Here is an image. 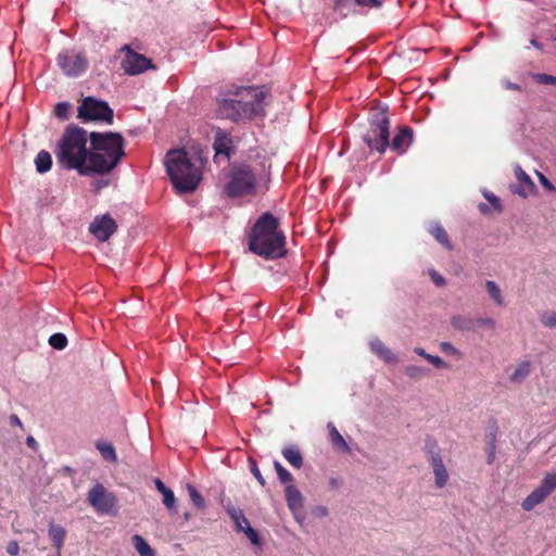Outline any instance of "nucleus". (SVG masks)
<instances>
[{
    "label": "nucleus",
    "instance_id": "79ce46f5",
    "mask_svg": "<svg viewBox=\"0 0 556 556\" xmlns=\"http://www.w3.org/2000/svg\"><path fill=\"white\" fill-rule=\"evenodd\" d=\"M484 198L492 204V206L497 211L502 212L503 207L501 204L500 198L491 192H484Z\"/></svg>",
    "mask_w": 556,
    "mask_h": 556
},
{
    "label": "nucleus",
    "instance_id": "680f3d73",
    "mask_svg": "<svg viewBox=\"0 0 556 556\" xmlns=\"http://www.w3.org/2000/svg\"><path fill=\"white\" fill-rule=\"evenodd\" d=\"M493 462V454L489 455L488 463L491 464Z\"/></svg>",
    "mask_w": 556,
    "mask_h": 556
},
{
    "label": "nucleus",
    "instance_id": "bf43d9fd",
    "mask_svg": "<svg viewBox=\"0 0 556 556\" xmlns=\"http://www.w3.org/2000/svg\"><path fill=\"white\" fill-rule=\"evenodd\" d=\"M530 43H531V46H533L534 48L542 50V45H541L536 39L532 38V39L530 40Z\"/></svg>",
    "mask_w": 556,
    "mask_h": 556
},
{
    "label": "nucleus",
    "instance_id": "423d86ee",
    "mask_svg": "<svg viewBox=\"0 0 556 556\" xmlns=\"http://www.w3.org/2000/svg\"><path fill=\"white\" fill-rule=\"evenodd\" d=\"M389 128L390 121L388 117L387 109H372L369 129L364 135V141L371 151H377L380 154L386 151V149L389 147Z\"/></svg>",
    "mask_w": 556,
    "mask_h": 556
},
{
    "label": "nucleus",
    "instance_id": "f3484780",
    "mask_svg": "<svg viewBox=\"0 0 556 556\" xmlns=\"http://www.w3.org/2000/svg\"><path fill=\"white\" fill-rule=\"evenodd\" d=\"M429 464L432 467L435 488L443 489L447 484L450 479V475L443 463V459L437 458V460L430 462Z\"/></svg>",
    "mask_w": 556,
    "mask_h": 556
},
{
    "label": "nucleus",
    "instance_id": "b1692460",
    "mask_svg": "<svg viewBox=\"0 0 556 556\" xmlns=\"http://www.w3.org/2000/svg\"><path fill=\"white\" fill-rule=\"evenodd\" d=\"M35 164L37 172L40 174L50 170L52 166V159L50 153L45 150L40 151L36 156Z\"/></svg>",
    "mask_w": 556,
    "mask_h": 556
},
{
    "label": "nucleus",
    "instance_id": "49530a36",
    "mask_svg": "<svg viewBox=\"0 0 556 556\" xmlns=\"http://www.w3.org/2000/svg\"><path fill=\"white\" fill-rule=\"evenodd\" d=\"M354 2L359 7L367 8H380L382 5L381 0H354Z\"/></svg>",
    "mask_w": 556,
    "mask_h": 556
},
{
    "label": "nucleus",
    "instance_id": "6e6552de",
    "mask_svg": "<svg viewBox=\"0 0 556 556\" xmlns=\"http://www.w3.org/2000/svg\"><path fill=\"white\" fill-rule=\"evenodd\" d=\"M114 113L108 102L93 97H86L78 106V118L84 122H104L113 123Z\"/></svg>",
    "mask_w": 556,
    "mask_h": 556
},
{
    "label": "nucleus",
    "instance_id": "052dcab7",
    "mask_svg": "<svg viewBox=\"0 0 556 556\" xmlns=\"http://www.w3.org/2000/svg\"><path fill=\"white\" fill-rule=\"evenodd\" d=\"M479 208H480V211H481L482 213H486V212H488V210H489L488 205H486V204H484V203H481V204L479 205Z\"/></svg>",
    "mask_w": 556,
    "mask_h": 556
},
{
    "label": "nucleus",
    "instance_id": "4c0bfd02",
    "mask_svg": "<svg viewBox=\"0 0 556 556\" xmlns=\"http://www.w3.org/2000/svg\"><path fill=\"white\" fill-rule=\"evenodd\" d=\"M71 104L68 102H59L54 108V114L60 119H67Z\"/></svg>",
    "mask_w": 556,
    "mask_h": 556
},
{
    "label": "nucleus",
    "instance_id": "dca6fc26",
    "mask_svg": "<svg viewBox=\"0 0 556 556\" xmlns=\"http://www.w3.org/2000/svg\"><path fill=\"white\" fill-rule=\"evenodd\" d=\"M370 350L375 353L379 358L389 364H396L399 362L397 356L383 342L376 338L369 343Z\"/></svg>",
    "mask_w": 556,
    "mask_h": 556
},
{
    "label": "nucleus",
    "instance_id": "0eeeda50",
    "mask_svg": "<svg viewBox=\"0 0 556 556\" xmlns=\"http://www.w3.org/2000/svg\"><path fill=\"white\" fill-rule=\"evenodd\" d=\"M257 175L250 165L233 166L229 174V181L225 186L226 194L230 198L254 194Z\"/></svg>",
    "mask_w": 556,
    "mask_h": 556
},
{
    "label": "nucleus",
    "instance_id": "a211bd4d",
    "mask_svg": "<svg viewBox=\"0 0 556 556\" xmlns=\"http://www.w3.org/2000/svg\"><path fill=\"white\" fill-rule=\"evenodd\" d=\"M327 428L329 430V437H330V441H331L333 447L338 451H341L344 453H350L351 452L350 446L348 445V443L345 442V440L341 435V433L338 431L336 426L332 422H329L327 425Z\"/></svg>",
    "mask_w": 556,
    "mask_h": 556
},
{
    "label": "nucleus",
    "instance_id": "1a4fd4ad",
    "mask_svg": "<svg viewBox=\"0 0 556 556\" xmlns=\"http://www.w3.org/2000/svg\"><path fill=\"white\" fill-rule=\"evenodd\" d=\"M88 503L100 515L116 516L118 511L117 496L110 492L103 484L97 483L87 494Z\"/></svg>",
    "mask_w": 556,
    "mask_h": 556
},
{
    "label": "nucleus",
    "instance_id": "cd10ccee",
    "mask_svg": "<svg viewBox=\"0 0 556 556\" xmlns=\"http://www.w3.org/2000/svg\"><path fill=\"white\" fill-rule=\"evenodd\" d=\"M132 544L140 556H153V552L148 542L139 534L131 538Z\"/></svg>",
    "mask_w": 556,
    "mask_h": 556
},
{
    "label": "nucleus",
    "instance_id": "c9c22d12",
    "mask_svg": "<svg viewBox=\"0 0 556 556\" xmlns=\"http://www.w3.org/2000/svg\"><path fill=\"white\" fill-rule=\"evenodd\" d=\"M531 77L541 85H553L556 86V76L549 74L532 73Z\"/></svg>",
    "mask_w": 556,
    "mask_h": 556
},
{
    "label": "nucleus",
    "instance_id": "0e129e2a",
    "mask_svg": "<svg viewBox=\"0 0 556 556\" xmlns=\"http://www.w3.org/2000/svg\"><path fill=\"white\" fill-rule=\"evenodd\" d=\"M555 40H556V37H555Z\"/></svg>",
    "mask_w": 556,
    "mask_h": 556
},
{
    "label": "nucleus",
    "instance_id": "7c9ffc66",
    "mask_svg": "<svg viewBox=\"0 0 556 556\" xmlns=\"http://www.w3.org/2000/svg\"><path fill=\"white\" fill-rule=\"evenodd\" d=\"M96 446L104 459L113 463L116 462V454L112 444L106 442H97Z\"/></svg>",
    "mask_w": 556,
    "mask_h": 556
},
{
    "label": "nucleus",
    "instance_id": "39448f33",
    "mask_svg": "<svg viewBox=\"0 0 556 556\" xmlns=\"http://www.w3.org/2000/svg\"><path fill=\"white\" fill-rule=\"evenodd\" d=\"M87 131L78 126H70L65 130L55 155L61 166L66 169H77L81 175H88Z\"/></svg>",
    "mask_w": 556,
    "mask_h": 556
},
{
    "label": "nucleus",
    "instance_id": "c03bdc74",
    "mask_svg": "<svg viewBox=\"0 0 556 556\" xmlns=\"http://www.w3.org/2000/svg\"><path fill=\"white\" fill-rule=\"evenodd\" d=\"M429 276L435 286L444 287L446 285V280L444 279V277L441 276L437 270L430 269Z\"/></svg>",
    "mask_w": 556,
    "mask_h": 556
},
{
    "label": "nucleus",
    "instance_id": "4d7b16f0",
    "mask_svg": "<svg viewBox=\"0 0 556 556\" xmlns=\"http://www.w3.org/2000/svg\"><path fill=\"white\" fill-rule=\"evenodd\" d=\"M154 483L160 493H163L168 490V488L162 482L161 479H155Z\"/></svg>",
    "mask_w": 556,
    "mask_h": 556
},
{
    "label": "nucleus",
    "instance_id": "4be33fe9",
    "mask_svg": "<svg viewBox=\"0 0 556 556\" xmlns=\"http://www.w3.org/2000/svg\"><path fill=\"white\" fill-rule=\"evenodd\" d=\"M531 372V363L523 361L515 368L510 375V381L514 383H521Z\"/></svg>",
    "mask_w": 556,
    "mask_h": 556
},
{
    "label": "nucleus",
    "instance_id": "6e6d98bb",
    "mask_svg": "<svg viewBox=\"0 0 556 556\" xmlns=\"http://www.w3.org/2000/svg\"><path fill=\"white\" fill-rule=\"evenodd\" d=\"M26 444L28 447H30L33 451H37L38 450V443L37 441L35 440L34 437L29 435L27 437L26 439Z\"/></svg>",
    "mask_w": 556,
    "mask_h": 556
},
{
    "label": "nucleus",
    "instance_id": "393cba45",
    "mask_svg": "<svg viewBox=\"0 0 556 556\" xmlns=\"http://www.w3.org/2000/svg\"><path fill=\"white\" fill-rule=\"evenodd\" d=\"M425 453L428 462H434L437 458H442L441 448L434 439L428 438L425 443Z\"/></svg>",
    "mask_w": 556,
    "mask_h": 556
},
{
    "label": "nucleus",
    "instance_id": "a18cd8bd",
    "mask_svg": "<svg viewBox=\"0 0 556 556\" xmlns=\"http://www.w3.org/2000/svg\"><path fill=\"white\" fill-rule=\"evenodd\" d=\"M427 361L437 368H448V365L439 356L429 354Z\"/></svg>",
    "mask_w": 556,
    "mask_h": 556
},
{
    "label": "nucleus",
    "instance_id": "9d476101",
    "mask_svg": "<svg viewBox=\"0 0 556 556\" xmlns=\"http://www.w3.org/2000/svg\"><path fill=\"white\" fill-rule=\"evenodd\" d=\"M121 51L125 52V59L122 61V68L126 74L138 75L147 70L155 68L150 59L146 58L143 54L135 52L128 45H125Z\"/></svg>",
    "mask_w": 556,
    "mask_h": 556
},
{
    "label": "nucleus",
    "instance_id": "09e8293b",
    "mask_svg": "<svg viewBox=\"0 0 556 556\" xmlns=\"http://www.w3.org/2000/svg\"><path fill=\"white\" fill-rule=\"evenodd\" d=\"M536 175L539 177L541 185L543 186V188L545 190L555 191V187L553 186V184L542 173L536 172Z\"/></svg>",
    "mask_w": 556,
    "mask_h": 556
},
{
    "label": "nucleus",
    "instance_id": "2eb2a0df",
    "mask_svg": "<svg viewBox=\"0 0 556 556\" xmlns=\"http://www.w3.org/2000/svg\"><path fill=\"white\" fill-rule=\"evenodd\" d=\"M285 495L287 505L290 508V510L294 515L301 513L304 506V501L299 489L293 484H288L285 489Z\"/></svg>",
    "mask_w": 556,
    "mask_h": 556
},
{
    "label": "nucleus",
    "instance_id": "20e7f679",
    "mask_svg": "<svg viewBox=\"0 0 556 556\" xmlns=\"http://www.w3.org/2000/svg\"><path fill=\"white\" fill-rule=\"evenodd\" d=\"M285 243L278 219L268 212L262 214L251 230L249 249L265 258H279L286 254Z\"/></svg>",
    "mask_w": 556,
    "mask_h": 556
},
{
    "label": "nucleus",
    "instance_id": "37998d69",
    "mask_svg": "<svg viewBox=\"0 0 556 556\" xmlns=\"http://www.w3.org/2000/svg\"><path fill=\"white\" fill-rule=\"evenodd\" d=\"M495 320L490 317L479 318L475 320V327L479 326L493 330L495 328Z\"/></svg>",
    "mask_w": 556,
    "mask_h": 556
},
{
    "label": "nucleus",
    "instance_id": "7ed1b4c3",
    "mask_svg": "<svg viewBox=\"0 0 556 556\" xmlns=\"http://www.w3.org/2000/svg\"><path fill=\"white\" fill-rule=\"evenodd\" d=\"M88 175L112 172L125 156V140L118 132H91Z\"/></svg>",
    "mask_w": 556,
    "mask_h": 556
},
{
    "label": "nucleus",
    "instance_id": "5701e85b",
    "mask_svg": "<svg viewBox=\"0 0 556 556\" xmlns=\"http://www.w3.org/2000/svg\"><path fill=\"white\" fill-rule=\"evenodd\" d=\"M453 328L460 331H471L475 329V320L464 315H454L451 317Z\"/></svg>",
    "mask_w": 556,
    "mask_h": 556
},
{
    "label": "nucleus",
    "instance_id": "5fc2aeb1",
    "mask_svg": "<svg viewBox=\"0 0 556 556\" xmlns=\"http://www.w3.org/2000/svg\"><path fill=\"white\" fill-rule=\"evenodd\" d=\"M9 419H10V424L12 426H16V427L21 428L22 430L24 429L23 422L21 421V419L17 415L12 414Z\"/></svg>",
    "mask_w": 556,
    "mask_h": 556
},
{
    "label": "nucleus",
    "instance_id": "72a5a7b5",
    "mask_svg": "<svg viewBox=\"0 0 556 556\" xmlns=\"http://www.w3.org/2000/svg\"><path fill=\"white\" fill-rule=\"evenodd\" d=\"M274 467L281 483H289L293 480L292 475L279 462H274Z\"/></svg>",
    "mask_w": 556,
    "mask_h": 556
},
{
    "label": "nucleus",
    "instance_id": "8fccbe9b",
    "mask_svg": "<svg viewBox=\"0 0 556 556\" xmlns=\"http://www.w3.org/2000/svg\"><path fill=\"white\" fill-rule=\"evenodd\" d=\"M243 532L247 534V536L251 540L252 543H257L258 535L256 531L253 528H251L250 525L245 528V530H243Z\"/></svg>",
    "mask_w": 556,
    "mask_h": 556
},
{
    "label": "nucleus",
    "instance_id": "4468645a",
    "mask_svg": "<svg viewBox=\"0 0 556 556\" xmlns=\"http://www.w3.org/2000/svg\"><path fill=\"white\" fill-rule=\"evenodd\" d=\"M413 141V130L409 127H402L399 132L394 136L392 141H389L391 149L399 154L405 152Z\"/></svg>",
    "mask_w": 556,
    "mask_h": 556
},
{
    "label": "nucleus",
    "instance_id": "f257e3e1",
    "mask_svg": "<svg viewBox=\"0 0 556 556\" xmlns=\"http://www.w3.org/2000/svg\"><path fill=\"white\" fill-rule=\"evenodd\" d=\"M206 156L200 148L174 149L166 153L165 167L174 188L180 193L193 192L202 180Z\"/></svg>",
    "mask_w": 556,
    "mask_h": 556
},
{
    "label": "nucleus",
    "instance_id": "f8f14e48",
    "mask_svg": "<svg viewBox=\"0 0 556 556\" xmlns=\"http://www.w3.org/2000/svg\"><path fill=\"white\" fill-rule=\"evenodd\" d=\"M117 224L109 215L97 216L89 226V231L101 242H105L116 231Z\"/></svg>",
    "mask_w": 556,
    "mask_h": 556
},
{
    "label": "nucleus",
    "instance_id": "f03ea898",
    "mask_svg": "<svg viewBox=\"0 0 556 556\" xmlns=\"http://www.w3.org/2000/svg\"><path fill=\"white\" fill-rule=\"evenodd\" d=\"M265 98L266 92L257 87H239L218 98L216 114L232 122L250 119L264 113Z\"/></svg>",
    "mask_w": 556,
    "mask_h": 556
},
{
    "label": "nucleus",
    "instance_id": "a19ab883",
    "mask_svg": "<svg viewBox=\"0 0 556 556\" xmlns=\"http://www.w3.org/2000/svg\"><path fill=\"white\" fill-rule=\"evenodd\" d=\"M249 463H250V469H251V472L253 473V476L257 479V481L261 483V485H265V480L257 467L256 462L253 458H250Z\"/></svg>",
    "mask_w": 556,
    "mask_h": 556
},
{
    "label": "nucleus",
    "instance_id": "58836bf2",
    "mask_svg": "<svg viewBox=\"0 0 556 556\" xmlns=\"http://www.w3.org/2000/svg\"><path fill=\"white\" fill-rule=\"evenodd\" d=\"M163 504L168 508L173 509L176 504V497L174 495V492L168 489L167 491L163 492Z\"/></svg>",
    "mask_w": 556,
    "mask_h": 556
},
{
    "label": "nucleus",
    "instance_id": "864d4df0",
    "mask_svg": "<svg viewBox=\"0 0 556 556\" xmlns=\"http://www.w3.org/2000/svg\"><path fill=\"white\" fill-rule=\"evenodd\" d=\"M349 2V0H333V9L336 11H342L348 7Z\"/></svg>",
    "mask_w": 556,
    "mask_h": 556
},
{
    "label": "nucleus",
    "instance_id": "3c124183",
    "mask_svg": "<svg viewBox=\"0 0 556 556\" xmlns=\"http://www.w3.org/2000/svg\"><path fill=\"white\" fill-rule=\"evenodd\" d=\"M502 85L505 89H508V90H516V91H522V88L520 85L518 84H515V83H511L509 79H504L502 81Z\"/></svg>",
    "mask_w": 556,
    "mask_h": 556
},
{
    "label": "nucleus",
    "instance_id": "ddd939ff",
    "mask_svg": "<svg viewBox=\"0 0 556 556\" xmlns=\"http://www.w3.org/2000/svg\"><path fill=\"white\" fill-rule=\"evenodd\" d=\"M515 175L517 180L521 184V187H511V191L514 193H517L522 198H527L529 194L536 191L535 184L519 165L515 167Z\"/></svg>",
    "mask_w": 556,
    "mask_h": 556
},
{
    "label": "nucleus",
    "instance_id": "ea45409f",
    "mask_svg": "<svg viewBox=\"0 0 556 556\" xmlns=\"http://www.w3.org/2000/svg\"><path fill=\"white\" fill-rule=\"evenodd\" d=\"M540 320L545 327H556V313H544Z\"/></svg>",
    "mask_w": 556,
    "mask_h": 556
},
{
    "label": "nucleus",
    "instance_id": "13d9d810",
    "mask_svg": "<svg viewBox=\"0 0 556 556\" xmlns=\"http://www.w3.org/2000/svg\"><path fill=\"white\" fill-rule=\"evenodd\" d=\"M414 352H415L417 355H419V356L424 357L426 361H427V357L429 356V353H427L422 348H419V346L415 348V349H414Z\"/></svg>",
    "mask_w": 556,
    "mask_h": 556
},
{
    "label": "nucleus",
    "instance_id": "603ef678",
    "mask_svg": "<svg viewBox=\"0 0 556 556\" xmlns=\"http://www.w3.org/2000/svg\"><path fill=\"white\" fill-rule=\"evenodd\" d=\"M7 551L11 556H16L20 551L18 544L15 541L10 542Z\"/></svg>",
    "mask_w": 556,
    "mask_h": 556
},
{
    "label": "nucleus",
    "instance_id": "a878e982",
    "mask_svg": "<svg viewBox=\"0 0 556 556\" xmlns=\"http://www.w3.org/2000/svg\"><path fill=\"white\" fill-rule=\"evenodd\" d=\"M228 514L236 523L239 531L245 530V528L250 525L249 520L247 519L241 509L230 507L228 508Z\"/></svg>",
    "mask_w": 556,
    "mask_h": 556
},
{
    "label": "nucleus",
    "instance_id": "bb28decb",
    "mask_svg": "<svg viewBox=\"0 0 556 556\" xmlns=\"http://www.w3.org/2000/svg\"><path fill=\"white\" fill-rule=\"evenodd\" d=\"M229 139L224 134H217L216 139L214 141V149L216 152V156L219 154H225L227 157H229Z\"/></svg>",
    "mask_w": 556,
    "mask_h": 556
},
{
    "label": "nucleus",
    "instance_id": "f704fd0d",
    "mask_svg": "<svg viewBox=\"0 0 556 556\" xmlns=\"http://www.w3.org/2000/svg\"><path fill=\"white\" fill-rule=\"evenodd\" d=\"M49 344L56 350H63L67 344V338L63 333H54L49 338Z\"/></svg>",
    "mask_w": 556,
    "mask_h": 556
},
{
    "label": "nucleus",
    "instance_id": "e2e57ef3",
    "mask_svg": "<svg viewBox=\"0 0 556 556\" xmlns=\"http://www.w3.org/2000/svg\"><path fill=\"white\" fill-rule=\"evenodd\" d=\"M190 518V515L188 513L185 514V519L188 520Z\"/></svg>",
    "mask_w": 556,
    "mask_h": 556
},
{
    "label": "nucleus",
    "instance_id": "aec40b11",
    "mask_svg": "<svg viewBox=\"0 0 556 556\" xmlns=\"http://www.w3.org/2000/svg\"><path fill=\"white\" fill-rule=\"evenodd\" d=\"M429 232L434 237V239L442 244L446 250H453V244L451 243L447 232L445 229L439 224H432L429 227Z\"/></svg>",
    "mask_w": 556,
    "mask_h": 556
},
{
    "label": "nucleus",
    "instance_id": "473e14b6",
    "mask_svg": "<svg viewBox=\"0 0 556 556\" xmlns=\"http://www.w3.org/2000/svg\"><path fill=\"white\" fill-rule=\"evenodd\" d=\"M187 491L195 507L203 508L205 506L204 498L192 484H187Z\"/></svg>",
    "mask_w": 556,
    "mask_h": 556
},
{
    "label": "nucleus",
    "instance_id": "6ab92c4d",
    "mask_svg": "<svg viewBox=\"0 0 556 556\" xmlns=\"http://www.w3.org/2000/svg\"><path fill=\"white\" fill-rule=\"evenodd\" d=\"M547 496V493L541 486H539L523 500L521 506L525 510L530 511L538 504L542 503Z\"/></svg>",
    "mask_w": 556,
    "mask_h": 556
},
{
    "label": "nucleus",
    "instance_id": "2f4dec72",
    "mask_svg": "<svg viewBox=\"0 0 556 556\" xmlns=\"http://www.w3.org/2000/svg\"><path fill=\"white\" fill-rule=\"evenodd\" d=\"M404 372L409 379L419 380L426 377L429 374V370L420 366L409 365L404 368Z\"/></svg>",
    "mask_w": 556,
    "mask_h": 556
},
{
    "label": "nucleus",
    "instance_id": "e433bc0d",
    "mask_svg": "<svg viewBox=\"0 0 556 556\" xmlns=\"http://www.w3.org/2000/svg\"><path fill=\"white\" fill-rule=\"evenodd\" d=\"M540 486L549 495L556 488V473L546 475Z\"/></svg>",
    "mask_w": 556,
    "mask_h": 556
},
{
    "label": "nucleus",
    "instance_id": "412c9836",
    "mask_svg": "<svg viewBox=\"0 0 556 556\" xmlns=\"http://www.w3.org/2000/svg\"><path fill=\"white\" fill-rule=\"evenodd\" d=\"M282 455L292 467L300 469L303 466V456L296 446L285 447Z\"/></svg>",
    "mask_w": 556,
    "mask_h": 556
},
{
    "label": "nucleus",
    "instance_id": "c85d7f7f",
    "mask_svg": "<svg viewBox=\"0 0 556 556\" xmlns=\"http://www.w3.org/2000/svg\"><path fill=\"white\" fill-rule=\"evenodd\" d=\"M485 288H486V291H488L489 295L494 301V303L496 305H498V306H503L504 305V299H503L501 289L498 288L496 282L492 281V280H488L485 282Z\"/></svg>",
    "mask_w": 556,
    "mask_h": 556
},
{
    "label": "nucleus",
    "instance_id": "9b49d317",
    "mask_svg": "<svg viewBox=\"0 0 556 556\" xmlns=\"http://www.w3.org/2000/svg\"><path fill=\"white\" fill-rule=\"evenodd\" d=\"M58 64L65 75L77 76L87 68L88 62L83 53L64 51L59 54Z\"/></svg>",
    "mask_w": 556,
    "mask_h": 556
},
{
    "label": "nucleus",
    "instance_id": "de8ad7c7",
    "mask_svg": "<svg viewBox=\"0 0 556 556\" xmlns=\"http://www.w3.org/2000/svg\"><path fill=\"white\" fill-rule=\"evenodd\" d=\"M440 349L442 352L446 353V354H451V355H458L459 352L458 350L450 342H441L440 343Z\"/></svg>",
    "mask_w": 556,
    "mask_h": 556
},
{
    "label": "nucleus",
    "instance_id": "c756f323",
    "mask_svg": "<svg viewBox=\"0 0 556 556\" xmlns=\"http://www.w3.org/2000/svg\"><path fill=\"white\" fill-rule=\"evenodd\" d=\"M49 538L53 542V544L60 548L63 544L64 538H65V530L63 527L59 525H50L49 528Z\"/></svg>",
    "mask_w": 556,
    "mask_h": 556
}]
</instances>
